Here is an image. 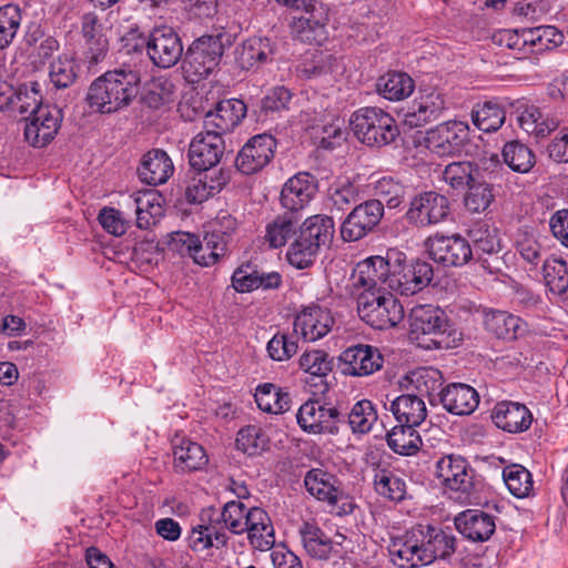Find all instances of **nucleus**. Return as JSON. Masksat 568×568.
Listing matches in <instances>:
<instances>
[{"label": "nucleus", "mask_w": 568, "mask_h": 568, "mask_svg": "<svg viewBox=\"0 0 568 568\" xmlns=\"http://www.w3.org/2000/svg\"><path fill=\"white\" fill-rule=\"evenodd\" d=\"M410 335L426 349L457 347L463 333L453 326L444 310L429 304L417 305L409 313Z\"/></svg>", "instance_id": "obj_1"}, {"label": "nucleus", "mask_w": 568, "mask_h": 568, "mask_svg": "<svg viewBox=\"0 0 568 568\" xmlns=\"http://www.w3.org/2000/svg\"><path fill=\"white\" fill-rule=\"evenodd\" d=\"M334 233L333 216L317 214L307 217L286 252L288 263L297 270L311 267L321 247L329 246Z\"/></svg>", "instance_id": "obj_2"}, {"label": "nucleus", "mask_w": 568, "mask_h": 568, "mask_svg": "<svg viewBox=\"0 0 568 568\" xmlns=\"http://www.w3.org/2000/svg\"><path fill=\"white\" fill-rule=\"evenodd\" d=\"M138 73H102L89 88L88 101L100 113L126 106L139 94Z\"/></svg>", "instance_id": "obj_3"}, {"label": "nucleus", "mask_w": 568, "mask_h": 568, "mask_svg": "<svg viewBox=\"0 0 568 568\" xmlns=\"http://www.w3.org/2000/svg\"><path fill=\"white\" fill-rule=\"evenodd\" d=\"M388 290L402 296H413L426 288L434 278L433 265L424 260H407L405 253L390 248Z\"/></svg>", "instance_id": "obj_4"}, {"label": "nucleus", "mask_w": 568, "mask_h": 568, "mask_svg": "<svg viewBox=\"0 0 568 568\" xmlns=\"http://www.w3.org/2000/svg\"><path fill=\"white\" fill-rule=\"evenodd\" d=\"M351 129L363 144L381 149L393 143L399 135L395 119L375 106L361 108L349 120Z\"/></svg>", "instance_id": "obj_5"}, {"label": "nucleus", "mask_w": 568, "mask_h": 568, "mask_svg": "<svg viewBox=\"0 0 568 568\" xmlns=\"http://www.w3.org/2000/svg\"><path fill=\"white\" fill-rule=\"evenodd\" d=\"M359 317L376 329L396 326L404 317V308L392 292L364 291L357 297Z\"/></svg>", "instance_id": "obj_6"}, {"label": "nucleus", "mask_w": 568, "mask_h": 568, "mask_svg": "<svg viewBox=\"0 0 568 568\" xmlns=\"http://www.w3.org/2000/svg\"><path fill=\"white\" fill-rule=\"evenodd\" d=\"M425 245L430 258L445 267H459L467 264L474 255L469 242L460 234L429 236Z\"/></svg>", "instance_id": "obj_7"}, {"label": "nucleus", "mask_w": 568, "mask_h": 568, "mask_svg": "<svg viewBox=\"0 0 568 568\" xmlns=\"http://www.w3.org/2000/svg\"><path fill=\"white\" fill-rule=\"evenodd\" d=\"M384 205L381 200L359 203L346 216L341 225V236L345 242H356L365 237L381 222Z\"/></svg>", "instance_id": "obj_8"}, {"label": "nucleus", "mask_w": 568, "mask_h": 568, "mask_svg": "<svg viewBox=\"0 0 568 568\" xmlns=\"http://www.w3.org/2000/svg\"><path fill=\"white\" fill-rule=\"evenodd\" d=\"M469 128L460 121H448L430 129L426 135V146L439 156L458 155L468 142Z\"/></svg>", "instance_id": "obj_9"}, {"label": "nucleus", "mask_w": 568, "mask_h": 568, "mask_svg": "<svg viewBox=\"0 0 568 568\" xmlns=\"http://www.w3.org/2000/svg\"><path fill=\"white\" fill-rule=\"evenodd\" d=\"M225 153L223 135L203 128L189 145V163L196 171H209L216 166Z\"/></svg>", "instance_id": "obj_10"}, {"label": "nucleus", "mask_w": 568, "mask_h": 568, "mask_svg": "<svg viewBox=\"0 0 568 568\" xmlns=\"http://www.w3.org/2000/svg\"><path fill=\"white\" fill-rule=\"evenodd\" d=\"M449 211L448 199L437 192L429 191L413 197L406 212V219L410 224L424 227L445 221Z\"/></svg>", "instance_id": "obj_11"}, {"label": "nucleus", "mask_w": 568, "mask_h": 568, "mask_svg": "<svg viewBox=\"0 0 568 568\" xmlns=\"http://www.w3.org/2000/svg\"><path fill=\"white\" fill-rule=\"evenodd\" d=\"M300 536L304 550L313 559L336 561L344 557V535H337L338 540L332 539L315 524L304 523L300 527Z\"/></svg>", "instance_id": "obj_12"}, {"label": "nucleus", "mask_w": 568, "mask_h": 568, "mask_svg": "<svg viewBox=\"0 0 568 568\" xmlns=\"http://www.w3.org/2000/svg\"><path fill=\"white\" fill-rule=\"evenodd\" d=\"M275 150L276 140L271 134H256L237 153L235 166L246 175L256 173L271 162Z\"/></svg>", "instance_id": "obj_13"}, {"label": "nucleus", "mask_w": 568, "mask_h": 568, "mask_svg": "<svg viewBox=\"0 0 568 568\" xmlns=\"http://www.w3.org/2000/svg\"><path fill=\"white\" fill-rule=\"evenodd\" d=\"M423 530L413 527L403 536L390 538L387 545L390 561L399 568L427 566L423 548Z\"/></svg>", "instance_id": "obj_14"}, {"label": "nucleus", "mask_w": 568, "mask_h": 568, "mask_svg": "<svg viewBox=\"0 0 568 568\" xmlns=\"http://www.w3.org/2000/svg\"><path fill=\"white\" fill-rule=\"evenodd\" d=\"M24 120L26 141L33 148H43L55 138L61 126L62 112L57 106L47 105Z\"/></svg>", "instance_id": "obj_15"}, {"label": "nucleus", "mask_w": 568, "mask_h": 568, "mask_svg": "<svg viewBox=\"0 0 568 568\" xmlns=\"http://www.w3.org/2000/svg\"><path fill=\"white\" fill-rule=\"evenodd\" d=\"M296 419L303 430L312 434L337 433V425L344 422L337 408L325 407L316 399L305 402L300 407Z\"/></svg>", "instance_id": "obj_16"}, {"label": "nucleus", "mask_w": 568, "mask_h": 568, "mask_svg": "<svg viewBox=\"0 0 568 568\" xmlns=\"http://www.w3.org/2000/svg\"><path fill=\"white\" fill-rule=\"evenodd\" d=\"M81 32L85 40V49L80 65L88 70L99 65L109 51V41L103 34V27L94 12L84 13L81 18Z\"/></svg>", "instance_id": "obj_17"}, {"label": "nucleus", "mask_w": 568, "mask_h": 568, "mask_svg": "<svg viewBox=\"0 0 568 568\" xmlns=\"http://www.w3.org/2000/svg\"><path fill=\"white\" fill-rule=\"evenodd\" d=\"M436 476L454 491L469 495L475 487V470L462 456L448 455L437 460Z\"/></svg>", "instance_id": "obj_18"}, {"label": "nucleus", "mask_w": 568, "mask_h": 568, "mask_svg": "<svg viewBox=\"0 0 568 568\" xmlns=\"http://www.w3.org/2000/svg\"><path fill=\"white\" fill-rule=\"evenodd\" d=\"M146 49L152 62L162 69L173 67L183 53L181 39L168 27L155 29L151 33Z\"/></svg>", "instance_id": "obj_19"}, {"label": "nucleus", "mask_w": 568, "mask_h": 568, "mask_svg": "<svg viewBox=\"0 0 568 568\" xmlns=\"http://www.w3.org/2000/svg\"><path fill=\"white\" fill-rule=\"evenodd\" d=\"M339 359L342 372L345 375L367 376L383 366V356L376 347L371 345H355L345 349Z\"/></svg>", "instance_id": "obj_20"}, {"label": "nucleus", "mask_w": 568, "mask_h": 568, "mask_svg": "<svg viewBox=\"0 0 568 568\" xmlns=\"http://www.w3.org/2000/svg\"><path fill=\"white\" fill-rule=\"evenodd\" d=\"M334 320L327 308L318 305L307 306L295 317L293 333L306 342L324 337L332 328Z\"/></svg>", "instance_id": "obj_21"}, {"label": "nucleus", "mask_w": 568, "mask_h": 568, "mask_svg": "<svg viewBox=\"0 0 568 568\" xmlns=\"http://www.w3.org/2000/svg\"><path fill=\"white\" fill-rule=\"evenodd\" d=\"M317 191L316 179L308 172H298L282 187L281 203L287 212L296 213L304 209Z\"/></svg>", "instance_id": "obj_22"}, {"label": "nucleus", "mask_w": 568, "mask_h": 568, "mask_svg": "<svg viewBox=\"0 0 568 568\" xmlns=\"http://www.w3.org/2000/svg\"><path fill=\"white\" fill-rule=\"evenodd\" d=\"M223 54V44L217 37L203 36L196 39L187 49L184 60L193 71H213L217 65Z\"/></svg>", "instance_id": "obj_23"}, {"label": "nucleus", "mask_w": 568, "mask_h": 568, "mask_svg": "<svg viewBox=\"0 0 568 568\" xmlns=\"http://www.w3.org/2000/svg\"><path fill=\"white\" fill-rule=\"evenodd\" d=\"M390 248L385 256H371L357 264L355 285L362 286L364 291L388 290L390 277Z\"/></svg>", "instance_id": "obj_24"}, {"label": "nucleus", "mask_w": 568, "mask_h": 568, "mask_svg": "<svg viewBox=\"0 0 568 568\" xmlns=\"http://www.w3.org/2000/svg\"><path fill=\"white\" fill-rule=\"evenodd\" d=\"M245 114L246 105L243 101L237 99L221 101L214 110L205 114L204 129L224 135L233 131L245 118Z\"/></svg>", "instance_id": "obj_25"}, {"label": "nucleus", "mask_w": 568, "mask_h": 568, "mask_svg": "<svg viewBox=\"0 0 568 568\" xmlns=\"http://www.w3.org/2000/svg\"><path fill=\"white\" fill-rule=\"evenodd\" d=\"M443 407L453 415L471 414L479 404L477 390L468 384L450 383L438 393Z\"/></svg>", "instance_id": "obj_26"}, {"label": "nucleus", "mask_w": 568, "mask_h": 568, "mask_svg": "<svg viewBox=\"0 0 568 568\" xmlns=\"http://www.w3.org/2000/svg\"><path fill=\"white\" fill-rule=\"evenodd\" d=\"M457 530L471 541H486L496 530L495 517L479 509H467L455 517Z\"/></svg>", "instance_id": "obj_27"}, {"label": "nucleus", "mask_w": 568, "mask_h": 568, "mask_svg": "<svg viewBox=\"0 0 568 568\" xmlns=\"http://www.w3.org/2000/svg\"><path fill=\"white\" fill-rule=\"evenodd\" d=\"M491 418L498 428L513 434L527 430L532 422L530 410L525 405L514 402L497 403Z\"/></svg>", "instance_id": "obj_28"}, {"label": "nucleus", "mask_w": 568, "mask_h": 568, "mask_svg": "<svg viewBox=\"0 0 568 568\" xmlns=\"http://www.w3.org/2000/svg\"><path fill=\"white\" fill-rule=\"evenodd\" d=\"M245 526L250 544L257 550L264 551L273 547L275 542L274 529L268 514L260 508H246Z\"/></svg>", "instance_id": "obj_29"}, {"label": "nucleus", "mask_w": 568, "mask_h": 568, "mask_svg": "<svg viewBox=\"0 0 568 568\" xmlns=\"http://www.w3.org/2000/svg\"><path fill=\"white\" fill-rule=\"evenodd\" d=\"M282 284V276L277 272L263 273L256 266L247 263L237 267L232 275V286L236 292L246 293L257 288L274 290Z\"/></svg>", "instance_id": "obj_30"}, {"label": "nucleus", "mask_w": 568, "mask_h": 568, "mask_svg": "<svg viewBox=\"0 0 568 568\" xmlns=\"http://www.w3.org/2000/svg\"><path fill=\"white\" fill-rule=\"evenodd\" d=\"M484 326L497 338L506 341L518 339L527 332V323L525 321L499 310L484 311Z\"/></svg>", "instance_id": "obj_31"}, {"label": "nucleus", "mask_w": 568, "mask_h": 568, "mask_svg": "<svg viewBox=\"0 0 568 568\" xmlns=\"http://www.w3.org/2000/svg\"><path fill=\"white\" fill-rule=\"evenodd\" d=\"M423 530V548L427 565L436 559H447L456 551V537L442 528L418 525Z\"/></svg>", "instance_id": "obj_32"}, {"label": "nucleus", "mask_w": 568, "mask_h": 568, "mask_svg": "<svg viewBox=\"0 0 568 568\" xmlns=\"http://www.w3.org/2000/svg\"><path fill=\"white\" fill-rule=\"evenodd\" d=\"M174 172L172 160L160 149L149 151L138 168L140 180L149 185L164 184Z\"/></svg>", "instance_id": "obj_33"}, {"label": "nucleus", "mask_w": 568, "mask_h": 568, "mask_svg": "<svg viewBox=\"0 0 568 568\" xmlns=\"http://www.w3.org/2000/svg\"><path fill=\"white\" fill-rule=\"evenodd\" d=\"M173 465L176 471L189 473L202 469L209 462L204 448L183 437L173 439Z\"/></svg>", "instance_id": "obj_34"}, {"label": "nucleus", "mask_w": 568, "mask_h": 568, "mask_svg": "<svg viewBox=\"0 0 568 568\" xmlns=\"http://www.w3.org/2000/svg\"><path fill=\"white\" fill-rule=\"evenodd\" d=\"M227 536L223 527L219 526L217 519L206 516L205 523L193 527L189 535V547L193 551H204L211 547L221 548L226 546Z\"/></svg>", "instance_id": "obj_35"}, {"label": "nucleus", "mask_w": 568, "mask_h": 568, "mask_svg": "<svg viewBox=\"0 0 568 568\" xmlns=\"http://www.w3.org/2000/svg\"><path fill=\"white\" fill-rule=\"evenodd\" d=\"M304 486L313 497L324 503H334L341 488L336 476L321 468H313L306 473Z\"/></svg>", "instance_id": "obj_36"}, {"label": "nucleus", "mask_w": 568, "mask_h": 568, "mask_svg": "<svg viewBox=\"0 0 568 568\" xmlns=\"http://www.w3.org/2000/svg\"><path fill=\"white\" fill-rule=\"evenodd\" d=\"M442 378L443 376L438 369L420 367L408 373L400 385L406 389V392L414 393L422 399L423 397H429V400L432 402L430 397L442 386Z\"/></svg>", "instance_id": "obj_37"}, {"label": "nucleus", "mask_w": 568, "mask_h": 568, "mask_svg": "<svg viewBox=\"0 0 568 568\" xmlns=\"http://www.w3.org/2000/svg\"><path fill=\"white\" fill-rule=\"evenodd\" d=\"M390 410L399 424L410 426H419L427 416L424 399L408 392L392 402Z\"/></svg>", "instance_id": "obj_38"}, {"label": "nucleus", "mask_w": 568, "mask_h": 568, "mask_svg": "<svg viewBox=\"0 0 568 568\" xmlns=\"http://www.w3.org/2000/svg\"><path fill=\"white\" fill-rule=\"evenodd\" d=\"M245 511L246 506L243 503L232 500L226 503L221 511L214 507L203 509L201 520L205 523L206 516H210L211 519H217L224 531L229 529L233 534H242L247 529L244 523Z\"/></svg>", "instance_id": "obj_39"}, {"label": "nucleus", "mask_w": 568, "mask_h": 568, "mask_svg": "<svg viewBox=\"0 0 568 568\" xmlns=\"http://www.w3.org/2000/svg\"><path fill=\"white\" fill-rule=\"evenodd\" d=\"M300 367L312 376V379H318L320 390L329 389L328 377L333 372V358L322 349L307 351L300 357Z\"/></svg>", "instance_id": "obj_40"}, {"label": "nucleus", "mask_w": 568, "mask_h": 568, "mask_svg": "<svg viewBox=\"0 0 568 568\" xmlns=\"http://www.w3.org/2000/svg\"><path fill=\"white\" fill-rule=\"evenodd\" d=\"M144 83L139 87L141 101L152 109H158L172 99L174 85L165 74L154 77L152 73H144Z\"/></svg>", "instance_id": "obj_41"}, {"label": "nucleus", "mask_w": 568, "mask_h": 568, "mask_svg": "<svg viewBox=\"0 0 568 568\" xmlns=\"http://www.w3.org/2000/svg\"><path fill=\"white\" fill-rule=\"evenodd\" d=\"M225 251L226 240L216 232H207L202 240L197 236V243L190 256L201 266H211L225 254Z\"/></svg>", "instance_id": "obj_42"}, {"label": "nucleus", "mask_w": 568, "mask_h": 568, "mask_svg": "<svg viewBox=\"0 0 568 568\" xmlns=\"http://www.w3.org/2000/svg\"><path fill=\"white\" fill-rule=\"evenodd\" d=\"M132 206L136 214V226L141 230H149L155 225L163 215V207L158 202L153 192H143L132 195Z\"/></svg>", "instance_id": "obj_43"}, {"label": "nucleus", "mask_w": 568, "mask_h": 568, "mask_svg": "<svg viewBox=\"0 0 568 568\" xmlns=\"http://www.w3.org/2000/svg\"><path fill=\"white\" fill-rule=\"evenodd\" d=\"M300 215L292 212H285L277 215L266 226L265 240L271 247L277 248L286 244L288 239L296 234L300 225Z\"/></svg>", "instance_id": "obj_44"}, {"label": "nucleus", "mask_w": 568, "mask_h": 568, "mask_svg": "<svg viewBox=\"0 0 568 568\" xmlns=\"http://www.w3.org/2000/svg\"><path fill=\"white\" fill-rule=\"evenodd\" d=\"M415 89V81L409 73H384L378 78L377 90L389 101L408 98Z\"/></svg>", "instance_id": "obj_45"}, {"label": "nucleus", "mask_w": 568, "mask_h": 568, "mask_svg": "<svg viewBox=\"0 0 568 568\" xmlns=\"http://www.w3.org/2000/svg\"><path fill=\"white\" fill-rule=\"evenodd\" d=\"M417 426L398 424L386 435L389 448L399 455L410 456L418 452L422 439Z\"/></svg>", "instance_id": "obj_46"}, {"label": "nucleus", "mask_w": 568, "mask_h": 568, "mask_svg": "<svg viewBox=\"0 0 568 568\" xmlns=\"http://www.w3.org/2000/svg\"><path fill=\"white\" fill-rule=\"evenodd\" d=\"M258 408L271 414H282L290 409L291 397L287 392L271 383L258 385L255 394Z\"/></svg>", "instance_id": "obj_47"}, {"label": "nucleus", "mask_w": 568, "mask_h": 568, "mask_svg": "<svg viewBox=\"0 0 568 568\" xmlns=\"http://www.w3.org/2000/svg\"><path fill=\"white\" fill-rule=\"evenodd\" d=\"M274 49L267 38L252 39L245 42L239 57L241 68H260L273 61Z\"/></svg>", "instance_id": "obj_48"}, {"label": "nucleus", "mask_w": 568, "mask_h": 568, "mask_svg": "<svg viewBox=\"0 0 568 568\" xmlns=\"http://www.w3.org/2000/svg\"><path fill=\"white\" fill-rule=\"evenodd\" d=\"M291 29L294 38L304 43L321 45L327 39L325 23L315 19L310 12H306V16L295 17Z\"/></svg>", "instance_id": "obj_49"}, {"label": "nucleus", "mask_w": 568, "mask_h": 568, "mask_svg": "<svg viewBox=\"0 0 568 568\" xmlns=\"http://www.w3.org/2000/svg\"><path fill=\"white\" fill-rule=\"evenodd\" d=\"M359 202L361 193L358 187L352 183H344L328 189L325 205L332 214H342L351 207L358 205Z\"/></svg>", "instance_id": "obj_50"}, {"label": "nucleus", "mask_w": 568, "mask_h": 568, "mask_svg": "<svg viewBox=\"0 0 568 568\" xmlns=\"http://www.w3.org/2000/svg\"><path fill=\"white\" fill-rule=\"evenodd\" d=\"M503 158L513 171L519 173L529 172L536 163L534 152L526 144L517 140L507 142L504 145Z\"/></svg>", "instance_id": "obj_51"}, {"label": "nucleus", "mask_w": 568, "mask_h": 568, "mask_svg": "<svg viewBox=\"0 0 568 568\" xmlns=\"http://www.w3.org/2000/svg\"><path fill=\"white\" fill-rule=\"evenodd\" d=\"M464 197L465 207L471 213L485 212L495 200V187L478 178L468 186Z\"/></svg>", "instance_id": "obj_52"}, {"label": "nucleus", "mask_w": 568, "mask_h": 568, "mask_svg": "<svg viewBox=\"0 0 568 568\" xmlns=\"http://www.w3.org/2000/svg\"><path fill=\"white\" fill-rule=\"evenodd\" d=\"M505 119V110L493 102H485L471 111L473 123L484 132H496L504 124Z\"/></svg>", "instance_id": "obj_53"}, {"label": "nucleus", "mask_w": 568, "mask_h": 568, "mask_svg": "<svg viewBox=\"0 0 568 568\" xmlns=\"http://www.w3.org/2000/svg\"><path fill=\"white\" fill-rule=\"evenodd\" d=\"M503 479L510 494L517 498L529 496L534 487L531 474L518 464L505 467L503 469Z\"/></svg>", "instance_id": "obj_54"}, {"label": "nucleus", "mask_w": 568, "mask_h": 568, "mask_svg": "<svg viewBox=\"0 0 568 568\" xmlns=\"http://www.w3.org/2000/svg\"><path fill=\"white\" fill-rule=\"evenodd\" d=\"M562 33L552 26H540L521 30L523 45H530L537 50H547L562 42Z\"/></svg>", "instance_id": "obj_55"}, {"label": "nucleus", "mask_w": 568, "mask_h": 568, "mask_svg": "<svg viewBox=\"0 0 568 568\" xmlns=\"http://www.w3.org/2000/svg\"><path fill=\"white\" fill-rule=\"evenodd\" d=\"M375 490L378 495L393 500L402 501L406 495V483L390 470L381 469L374 478Z\"/></svg>", "instance_id": "obj_56"}, {"label": "nucleus", "mask_w": 568, "mask_h": 568, "mask_svg": "<svg viewBox=\"0 0 568 568\" xmlns=\"http://www.w3.org/2000/svg\"><path fill=\"white\" fill-rule=\"evenodd\" d=\"M544 280L552 293L564 294L568 290L567 263L562 258L550 256L542 264Z\"/></svg>", "instance_id": "obj_57"}, {"label": "nucleus", "mask_w": 568, "mask_h": 568, "mask_svg": "<svg viewBox=\"0 0 568 568\" xmlns=\"http://www.w3.org/2000/svg\"><path fill=\"white\" fill-rule=\"evenodd\" d=\"M377 420V412L368 399L358 400L347 415L353 433L366 434Z\"/></svg>", "instance_id": "obj_58"}, {"label": "nucleus", "mask_w": 568, "mask_h": 568, "mask_svg": "<svg viewBox=\"0 0 568 568\" xmlns=\"http://www.w3.org/2000/svg\"><path fill=\"white\" fill-rule=\"evenodd\" d=\"M478 175V169L471 162H453L446 165L443 179L454 189H464L471 184Z\"/></svg>", "instance_id": "obj_59"}, {"label": "nucleus", "mask_w": 568, "mask_h": 568, "mask_svg": "<svg viewBox=\"0 0 568 568\" xmlns=\"http://www.w3.org/2000/svg\"><path fill=\"white\" fill-rule=\"evenodd\" d=\"M21 11L18 6L0 7V49L7 48L14 39L21 23Z\"/></svg>", "instance_id": "obj_60"}, {"label": "nucleus", "mask_w": 568, "mask_h": 568, "mask_svg": "<svg viewBox=\"0 0 568 568\" xmlns=\"http://www.w3.org/2000/svg\"><path fill=\"white\" fill-rule=\"evenodd\" d=\"M268 438L261 428L248 425L237 433L236 447L243 453L254 456L266 449Z\"/></svg>", "instance_id": "obj_61"}, {"label": "nucleus", "mask_w": 568, "mask_h": 568, "mask_svg": "<svg viewBox=\"0 0 568 568\" xmlns=\"http://www.w3.org/2000/svg\"><path fill=\"white\" fill-rule=\"evenodd\" d=\"M474 251L476 254H495L501 248L500 239L498 236V230L496 227H489L488 225H480L469 233Z\"/></svg>", "instance_id": "obj_62"}, {"label": "nucleus", "mask_w": 568, "mask_h": 568, "mask_svg": "<svg viewBox=\"0 0 568 568\" xmlns=\"http://www.w3.org/2000/svg\"><path fill=\"white\" fill-rule=\"evenodd\" d=\"M266 348L272 359L283 362L297 353L298 345L293 335L277 333L270 339Z\"/></svg>", "instance_id": "obj_63"}, {"label": "nucleus", "mask_w": 568, "mask_h": 568, "mask_svg": "<svg viewBox=\"0 0 568 568\" xmlns=\"http://www.w3.org/2000/svg\"><path fill=\"white\" fill-rule=\"evenodd\" d=\"M42 97L39 93L38 83H32L31 90L27 85H19L17 90V99L14 102V110L20 114L29 113L28 116H32L40 108H45L41 103Z\"/></svg>", "instance_id": "obj_64"}]
</instances>
